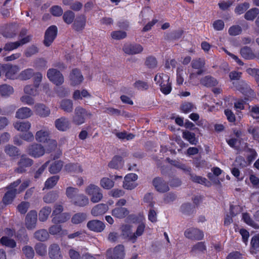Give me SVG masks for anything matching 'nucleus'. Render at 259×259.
<instances>
[{
    "label": "nucleus",
    "instance_id": "26",
    "mask_svg": "<svg viewBox=\"0 0 259 259\" xmlns=\"http://www.w3.org/2000/svg\"><path fill=\"white\" fill-rule=\"evenodd\" d=\"M32 115V111L28 107L19 108L16 113V117L19 119H25Z\"/></svg>",
    "mask_w": 259,
    "mask_h": 259
},
{
    "label": "nucleus",
    "instance_id": "62",
    "mask_svg": "<svg viewBox=\"0 0 259 259\" xmlns=\"http://www.w3.org/2000/svg\"><path fill=\"white\" fill-rule=\"evenodd\" d=\"M20 46V44L18 41L15 42H9L5 44L4 50L6 51H11L17 49Z\"/></svg>",
    "mask_w": 259,
    "mask_h": 259
},
{
    "label": "nucleus",
    "instance_id": "12",
    "mask_svg": "<svg viewBox=\"0 0 259 259\" xmlns=\"http://www.w3.org/2000/svg\"><path fill=\"white\" fill-rule=\"evenodd\" d=\"M33 164V160L25 155H22L18 162V166L14 170L15 172L22 174L26 171L25 168L29 167Z\"/></svg>",
    "mask_w": 259,
    "mask_h": 259
},
{
    "label": "nucleus",
    "instance_id": "43",
    "mask_svg": "<svg viewBox=\"0 0 259 259\" xmlns=\"http://www.w3.org/2000/svg\"><path fill=\"white\" fill-rule=\"evenodd\" d=\"M259 14V10L256 8L250 9L246 12L244 15V18L249 21H252Z\"/></svg>",
    "mask_w": 259,
    "mask_h": 259
},
{
    "label": "nucleus",
    "instance_id": "6",
    "mask_svg": "<svg viewBox=\"0 0 259 259\" xmlns=\"http://www.w3.org/2000/svg\"><path fill=\"white\" fill-rule=\"evenodd\" d=\"M26 152L32 157L38 158L44 155L45 149L40 144L33 143L28 147Z\"/></svg>",
    "mask_w": 259,
    "mask_h": 259
},
{
    "label": "nucleus",
    "instance_id": "22",
    "mask_svg": "<svg viewBox=\"0 0 259 259\" xmlns=\"http://www.w3.org/2000/svg\"><path fill=\"white\" fill-rule=\"evenodd\" d=\"M34 108L35 113L41 117H47L50 114V110L43 104H36Z\"/></svg>",
    "mask_w": 259,
    "mask_h": 259
},
{
    "label": "nucleus",
    "instance_id": "60",
    "mask_svg": "<svg viewBox=\"0 0 259 259\" xmlns=\"http://www.w3.org/2000/svg\"><path fill=\"white\" fill-rule=\"evenodd\" d=\"M47 144L46 149L48 152H51L55 150L57 146V143L56 140L51 138L46 142Z\"/></svg>",
    "mask_w": 259,
    "mask_h": 259
},
{
    "label": "nucleus",
    "instance_id": "4",
    "mask_svg": "<svg viewBox=\"0 0 259 259\" xmlns=\"http://www.w3.org/2000/svg\"><path fill=\"white\" fill-rule=\"evenodd\" d=\"M85 192L91 197V201L93 203H97L103 198L101 189L94 184L88 185L85 189Z\"/></svg>",
    "mask_w": 259,
    "mask_h": 259
},
{
    "label": "nucleus",
    "instance_id": "35",
    "mask_svg": "<svg viewBox=\"0 0 259 259\" xmlns=\"http://www.w3.org/2000/svg\"><path fill=\"white\" fill-rule=\"evenodd\" d=\"M240 53L241 56L246 59H253L256 57L251 49L246 46L241 49Z\"/></svg>",
    "mask_w": 259,
    "mask_h": 259
},
{
    "label": "nucleus",
    "instance_id": "27",
    "mask_svg": "<svg viewBox=\"0 0 259 259\" xmlns=\"http://www.w3.org/2000/svg\"><path fill=\"white\" fill-rule=\"evenodd\" d=\"M34 238L39 241H45L49 238V234L47 230L41 229L36 231L33 234Z\"/></svg>",
    "mask_w": 259,
    "mask_h": 259
},
{
    "label": "nucleus",
    "instance_id": "34",
    "mask_svg": "<svg viewBox=\"0 0 259 259\" xmlns=\"http://www.w3.org/2000/svg\"><path fill=\"white\" fill-rule=\"evenodd\" d=\"M31 123L29 121L17 122L14 124V127L18 131L24 132L28 131L31 127Z\"/></svg>",
    "mask_w": 259,
    "mask_h": 259
},
{
    "label": "nucleus",
    "instance_id": "40",
    "mask_svg": "<svg viewBox=\"0 0 259 259\" xmlns=\"http://www.w3.org/2000/svg\"><path fill=\"white\" fill-rule=\"evenodd\" d=\"M100 185L104 189L109 190L114 185V182L108 178L104 177L101 179Z\"/></svg>",
    "mask_w": 259,
    "mask_h": 259
},
{
    "label": "nucleus",
    "instance_id": "32",
    "mask_svg": "<svg viewBox=\"0 0 259 259\" xmlns=\"http://www.w3.org/2000/svg\"><path fill=\"white\" fill-rule=\"evenodd\" d=\"M85 25V17L84 15H81L78 17L75 20L73 26V28L76 31L82 30Z\"/></svg>",
    "mask_w": 259,
    "mask_h": 259
},
{
    "label": "nucleus",
    "instance_id": "45",
    "mask_svg": "<svg viewBox=\"0 0 259 259\" xmlns=\"http://www.w3.org/2000/svg\"><path fill=\"white\" fill-rule=\"evenodd\" d=\"M65 168L67 171L70 172H74L80 173L82 171L81 166L78 163H69L65 166Z\"/></svg>",
    "mask_w": 259,
    "mask_h": 259
},
{
    "label": "nucleus",
    "instance_id": "64",
    "mask_svg": "<svg viewBox=\"0 0 259 259\" xmlns=\"http://www.w3.org/2000/svg\"><path fill=\"white\" fill-rule=\"evenodd\" d=\"M242 32L241 27L239 25H233L230 27L228 33L230 35L235 36L240 34Z\"/></svg>",
    "mask_w": 259,
    "mask_h": 259
},
{
    "label": "nucleus",
    "instance_id": "7",
    "mask_svg": "<svg viewBox=\"0 0 259 259\" xmlns=\"http://www.w3.org/2000/svg\"><path fill=\"white\" fill-rule=\"evenodd\" d=\"M37 213L36 211L30 210L25 218V226L28 230H34L36 227Z\"/></svg>",
    "mask_w": 259,
    "mask_h": 259
},
{
    "label": "nucleus",
    "instance_id": "53",
    "mask_svg": "<svg viewBox=\"0 0 259 259\" xmlns=\"http://www.w3.org/2000/svg\"><path fill=\"white\" fill-rule=\"evenodd\" d=\"M35 249L37 254L43 256L47 253V245L41 243H38L35 246Z\"/></svg>",
    "mask_w": 259,
    "mask_h": 259
},
{
    "label": "nucleus",
    "instance_id": "44",
    "mask_svg": "<svg viewBox=\"0 0 259 259\" xmlns=\"http://www.w3.org/2000/svg\"><path fill=\"white\" fill-rule=\"evenodd\" d=\"M79 190L74 187H68L66 189V195L67 198L71 200V202L79 194Z\"/></svg>",
    "mask_w": 259,
    "mask_h": 259
},
{
    "label": "nucleus",
    "instance_id": "63",
    "mask_svg": "<svg viewBox=\"0 0 259 259\" xmlns=\"http://www.w3.org/2000/svg\"><path fill=\"white\" fill-rule=\"evenodd\" d=\"M247 131L248 133L252 135L253 138L255 140H259V127L257 126H249Z\"/></svg>",
    "mask_w": 259,
    "mask_h": 259
},
{
    "label": "nucleus",
    "instance_id": "38",
    "mask_svg": "<svg viewBox=\"0 0 259 259\" xmlns=\"http://www.w3.org/2000/svg\"><path fill=\"white\" fill-rule=\"evenodd\" d=\"M5 153L10 157H15L19 155V149L15 146L7 145L5 147Z\"/></svg>",
    "mask_w": 259,
    "mask_h": 259
},
{
    "label": "nucleus",
    "instance_id": "24",
    "mask_svg": "<svg viewBox=\"0 0 259 259\" xmlns=\"http://www.w3.org/2000/svg\"><path fill=\"white\" fill-rule=\"evenodd\" d=\"M71 203L76 206L83 207L89 203V199L84 195L78 194L76 197L72 200Z\"/></svg>",
    "mask_w": 259,
    "mask_h": 259
},
{
    "label": "nucleus",
    "instance_id": "51",
    "mask_svg": "<svg viewBox=\"0 0 259 259\" xmlns=\"http://www.w3.org/2000/svg\"><path fill=\"white\" fill-rule=\"evenodd\" d=\"M242 219L247 225L255 229L259 228V226L250 218L249 215L247 213H244L242 214Z\"/></svg>",
    "mask_w": 259,
    "mask_h": 259
},
{
    "label": "nucleus",
    "instance_id": "3",
    "mask_svg": "<svg viewBox=\"0 0 259 259\" xmlns=\"http://www.w3.org/2000/svg\"><path fill=\"white\" fill-rule=\"evenodd\" d=\"M91 115L90 112L80 106H77L75 108L72 121L74 124L79 125L85 122L86 117Z\"/></svg>",
    "mask_w": 259,
    "mask_h": 259
},
{
    "label": "nucleus",
    "instance_id": "52",
    "mask_svg": "<svg viewBox=\"0 0 259 259\" xmlns=\"http://www.w3.org/2000/svg\"><path fill=\"white\" fill-rule=\"evenodd\" d=\"M1 243L6 246L10 247V248H14L16 246V242L15 241L11 238H9L7 237H3L1 239Z\"/></svg>",
    "mask_w": 259,
    "mask_h": 259
},
{
    "label": "nucleus",
    "instance_id": "20",
    "mask_svg": "<svg viewBox=\"0 0 259 259\" xmlns=\"http://www.w3.org/2000/svg\"><path fill=\"white\" fill-rule=\"evenodd\" d=\"M143 50L142 46L139 44H127L124 46L123 50L125 53L129 55H134L140 53Z\"/></svg>",
    "mask_w": 259,
    "mask_h": 259
},
{
    "label": "nucleus",
    "instance_id": "46",
    "mask_svg": "<svg viewBox=\"0 0 259 259\" xmlns=\"http://www.w3.org/2000/svg\"><path fill=\"white\" fill-rule=\"evenodd\" d=\"M59 179V176H54L49 178L45 182V188L47 189H51L53 188L57 183Z\"/></svg>",
    "mask_w": 259,
    "mask_h": 259
},
{
    "label": "nucleus",
    "instance_id": "56",
    "mask_svg": "<svg viewBox=\"0 0 259 259\" xmlns=\"http://www.w3.org/2000/svg\"><path fill=\"white\" fill-rule=\"evenodd\" d=\"M249 7V4L248 3H244L238 5L235 9V12L237 15L243 14L246 10Z\"/></svg>",
    "mask_w": 259,
    "mask_h": 259
},
{
    "label": "nucleus",
    "instance_id": "21",
    "mask_svg": "<svg viewBox=\"0 0 259 259\" xmlns=\"http://www.w3.org/2000/svg\"><path fill=\"white\" fill-rule=\"evenodd\" d=\"M206 250V246L204 242H199L193 245L190 253L193 256L204 253Z\"/></svg>",
    "mask_w": 259,
    "mask_h": 259
},
{
    "label": "nucleus",
    "instance_id": "17",
    "mask_svg": "<svg viewBox=\"0 0 259 259\" xmlns=\"http://www.w3.org/2000/svg\"><path fill=\"white\" fill-rule=\"evenodd\" d=\"M83 77L80 71L77 69H74L70 74V84L73 86L80 84L83 81Z\"/></svg>",
    "mask_w": 259,
    "mask_h": 259
},
{
    "label": "nucleus",
    "instance_id": "61",
    "mask_svg": "<svg viewBox=\"0 0 259 259\" xmlns=\"http://www.w3.org/2000/svg\"><path fill=\"white\" fill-rule=\"evenodd\" d=\"M195 106L191 103L185 102L181 107L182 111L186 113H189L195 109Z\"/></svg>",
    "mask_w": 259,
    "mask_h": 259
},
{
    "label": "nucleus",
    "instance_id": "25",
    "mask_svg": "<svg viewBox=\"0 0 259 259\" xmlns=\"http://www.w3.org/2000/svg\"><path fill=\"white\" fill-rule=\"evenodd\" d=\"M7 190L2 199V202L6 205L12 203L18 193L17 190Z\"/></svg>",
    "mask_w": 259,
    "mask_h": 259
},
{
    "label": "nucleus",
    "instance_id": "11",
    "mask_svg": "<svg viewBox=\"0 0 259 259\" xmlns=\"http://www.w3.org/2000/svg\"><path fill=\"white\" fill-rule=\"evenodd\" d=\"M184 236L191 240H201L203 239L204 234L202 231L195 228H190L184 232Z\"/></svg>",
    "mask_w": 259,
    "mask_h": 259
},
{
    "label": "nucleus",
    "instance_id": "18",
    "mask_svg": "<svg viewBox=\"0 0 259 259\" xmlns=\"http://www.w3.org/2000/svg\"><path fill=\"white\" fill-rule=\"evenodd\" d=\"M55 125L58 130L62 132L66 131L70 127L69 120L65 117L57 119L55 121Z\"/></svg>",
    "mask_w": 259,
    "mask_h": 259
},
{
    "label": "nucleus",
    "instance_id": "19",
    "mask_svg": "<svg viewBox=\"0 0 259 259\" xmlns=\"http://www.w3.org/2000/svg\"><path fill=\"white\" fill-rule=\"evenodd\" d=\"M49 255L52 259H62L63 256L58 244L53 243L49 246Z\"/></svg>",
    "mask_w": 259,
    "mask_h": 259
},
{
    "label": "nucleus",
    "instance_id": "41",
    "mask_svg": "<svg viewBox=\"0 0 259 259\" xmlns=\"http://www.w3.org/2000/svg\"><path fill=\"white\" fill-rule=\"evenodd\" d=\"M58 197V193L57 191H51L47 193L43 198L44 201L47 203L54 202Z\"/></svg>",
    "mask_w": 259,
    "mask_h": 259
},
{
    "label": "nucleus",
    "instance_id": "33",
    "mask_svg": "<svg viewBox=\"0 0 259 259\" xmlns=\"http://www.w3.org/2000/svg\"><path fill=\"white\" fill-rule=\"evenodd\" d=\"M87 218L85 213L78 212L74 214L71 218V222L75 225H78L84 222Z\"/></svg>",
    "mask_w": 259,
    "mask_h": 259
},
{
    "label": "nucleus",
    "instance_id": "14",
    "mask_svg": "<svg viewBox=\"0 0 259 259\" xmlns=\"http://www.w3.org/2000/svg\"><path fill=\"white\" fill-rule=\"evenodd\" d=\"M20 69L17 65H4V71L7 78L14 79L16 78L17 74Z\"/></svg>",
    "mask_w": 259,
    "mask_h": 259
},
{
    "label": "nucleus",
    "instance_id": "8",
    "mask_svg": "<svg viewBox=\"0 0 259 259\" xmlns=\"http://www.w3.org/2000/svg\"><path fill=\"white\" fill-rule=\"evenodd\" d=\"M47 77L49 80L57 85L64 82V77L62 73L55 69H49L47 72Z\"/></svg>",
    "mask_w": 259,
    "mask_h": 259
},
{
    "label": "nucleus",
    "instance_id": "54",
    "mask_svg": "<svg viewBox=\"0 0 259 259\" xmlns=\"http://www.w3.org/2000/svg\"><path fill=\"white\" fill-rule=\"evenodd\" d=\"M145 65L150 69H154L156 67L157 62L155 58L149 56L145 61Z\"/></svg>",
    "mask_w": 259,
    "mask_h": 259
},
{
    "label": "nucleus",
    "instance_id": "10",
    "mask_svg": "<svg viewBox=\"0 0 259 259\" xmlns=\"http://www.w3.org/2000/svg\"><path fill=\"white\" fill-rule=\"evenodd\" d=\"M57 34V28L56 26L52 25L49 27L46 30L44 40V45L50 46L56 38Z\"/></svg>",
    "mask_w": 259,
    "mask_h": 259
},
{
    "label": "nucleus",
    "instance_id": "28",
    "mask_svg": "<svg viewBox=\"0 0 259 259\" xmlns=\"http://www.w3.org/2000/svg\"><path fill=\"white\" fill-rule=\"evenodd\" d=\"M60 107L64 112L71 113L73 109V101L70 99H63L60 103Z\"/></svg>",
    "mask_w": 259,
    "mask_h": 259
},
{
    "label": "nucleus",
    "instance_id": "31",
    "mask_svg": "<svg viewBox=\"0 0 259 259\" xmlns=\"http://www.w3.org/2000/svg\"><path fill=\"white\" fill-rule=\"evenodd\" d=\"M250 244V253L252 254L258 253L259 252V234L256 235L252 238Z\"/></svg>",
    "mask_w": 259,
    "mask_h": 259
},
{
    "label": "nucleus",
    "instance_id": "2",
    "mask_svg": "<svg viewBox=\"0 0 259 259\" xmlns=\"http://www.w3.org/2000/svg\"><path fill=\"white\" fill-rule=\"evenodd\" d=\"M169 77L167 74L161 73L157 74L154 80L160 87L161 91L165 95L169 94L171 91V83L169 82Z\"/></svg>",
    "mask_w": 259,
    "mask_h": 259
},
{
    "label": "nucleus",
    "instance_id": "59",
    "mask_svg": "<svg viewBox=\"0 0 259 259\" xmlns=\"http://www.w3.org/2000/svg\"><path fill=\"white\" fill-rule=\"evenodd\" d=\"M22 251L28 259H32L34 255V250L31 246H25L22 248Z\"/></svg>",
    "mask_w": 259,
    "mask_h": 259
},
{
    "label": "nucleus",
    "instance_id": "1",
    "mask_svg": "<svg viewBox=\"0 0 259 259\" xmlns=\"http://www.w3.org/2000/svg\"><path fill=\"white\" fill-rule=\"evenodd\" d=\"M145 226L144 224H139L135 233L132 231V227L130 225H122L120 227L121 235L124 239L135 243L138 237L141 236L145 230Z\"/></svg>",
    "mask_w": 259,
    "mask_h": 259
},
{
    "label": "nucleus",
    "instance_id": "15",
    "mask_svg": "<svg viewBox=\"0 0 259 259\" xmlns=\"http://www.w3.org/2000/svg\"><path fill=\"white\" fill-rule=\"evenodd\" d=\"M87 227L91 231L95 232H101L104 230L105 226L102 221L93 220L88 222Z\"/></svg>",
    "mask_w": 259,
    "mask_h": 259
},
{
    "label": "nucleus",
    "instance_id": "47",
    "mask_svg": "<svg viewBox=\"0 0 259 259\" xmlns=\"http://www.w3.org/2000/svg\"><path fill=\"white\" fill-rule=\"evenodd\" d=\"M183 138L188 141L191 144L196 145L197 144V140L195 138V134L193 133L188 131L184 132L183 133Z\"/></svg>",
    "mask_w": 259,
    "mask_h": 259
},
{
    "label": "nucleus",
    "instance_id": "58",
    "mask_svg": "<svg viewBox=\"0 0 259 259\" xmlns=\"http://www.w3.org/2000/svg\"><path fill=\"white\" fill-rule=\"evenodd\" d=\"M116 136L120 140H130L133 139L135 136L131 133H127L126 132H119L115 133Z\"/></svg>",
    "mask_w": 259,
    "mask_h": 259
},
{
    "label": "nucleus",
    "instance_id": "37",
    "mask_svg": "<svg viewBox=\"0 0 259 259\" xmlns=\"http://www.w3.org/2000/svg\"><path fill=\"white\" fill-rule=\"evenodd\" d=\"M14 92L12 87L4 84L0 85V94L2 96L7 97L12 95Z\"/></svg>",
    "mask_w": 259,
    "mask_h": 259
},
{
    "label": "nucleus",
    "instance_id": "29",
    "mask_svg": "<svg viewBox=\"0 0 259 259\" xmlns=\"http://www.w3.org/2000/svg\"><path fill=\"white\" fill-rule=\"evenodd\" d=\"M123 161L122 158L119 156H115L108 163V166L112 169H119L122 167Z\"/></svg>",
    "mask_w": 259,
    "mask_h": 259
},
{
    "label": "nucleus",
    "instance_id": "55",
    "mask_svg": "<svg viewBox=\"0 0 259 259\" xmlns=\"http://www.w3.org/2000/svg\"><path fill=\"white\" fill-rule=\"evenodd\" d=\"M69 218V215L67 213H62L59 216L54 217L52 221L55 224L62 223L66 222Z\"/></svg>",
    "mask_w": 259,
    "mask_h": 259
},
{
    "label": "nucleus",
    "instance_id": "42",
    "mask_svg": "<svg viewBox=\"0 0 259 259\" xmlns=\"http://www.w3.org/2000/svg\"><path fill=\"white\" fill-rule=\"evenodd\" d=\"M51 208L49 206H46L42 208L39 213V220L41 222L46 221L48 218L51 212Z\"/></svg>",
    "mask_w": 259,
    "mask_h": 259
},
{
    "label": "nucleus",
    "instance_id": "5",
    "mask_svg": "<svg viewBox=\"0 0 259 259\" xmlns=\"http://www.w3.org/2000/svg\"><path fill=\"white\" fill-rule=\"evenodd\" d=\"M124 255V247L121 244L117 245L114 248H109L106 251L108 259H123Z\"/></svg>",
    "mask_w": 259,
    "mask_h": 259
},
{
    "label": "nucleus",
    "instance_id": "23",
    "mask_svg": "<svg viewBox=\"0 0 259 259\" xmlns=\"http://www.w3.org/2000/svg\"><path fill=\"white\" fill-rule=\"evenodd\" d=\"M108 206L104 203L98 204L93 207L91 210V214L94 217L103 215L108 210Z\"/></svg>",
    "mask_w": 259,
    "mask_h": 259
},
{
    "label": "nucleus",
    "instance_id": "49",
    "mask_svg": "<svg viewBox=\"0 0 259 259\" xmlns=\"http://www.w3.org/2000/svg\"><path fill=\"white\" fill-rule=\"evenodd\" d=\"M37 87L38 85H36L35 87L32 85H26L24 88V92L26 95L35 96L37 94Z\"/></svg>",
    "mask_w": 259,
    "mask_h": 259
},
{
    "label": "nucleus",
    "instance_id": "16",
    "mask_svg": "<svg viewBox=\"0 0 259 259\" xmlns=\"http://www.w3.org/2000/svg\"><path fill=\"white\" fill-rule=\"evenodd\" d=\"M153 185L155 189L160 193H164L169 190L168 184L160 178H156L153 180Z\"/></svg>",
    "mask_w": 259,
    "mask_h": 259
},
{
    "label": "nucleus",
    "instance_id": "48",
    "mask_svg": "<svg viewBox=\"0 0 259 259\" xmlns=\"http://www.w3.org/2000/svg\"><path fill=\"white\" fill-rule=\"evenodd\" d=\"M33 74V70L28 68L22 71L19 75V77L22 80H27L30 79Z\"/></svg>",
    "mask_w": 259,
    "mask_h": 259
},
{
    "label": "nucleus",
    "instance_id": "30",
    "mask_svg": "<svg viewBox=\"0 0 259 259\" xmlns=\"http://www.w3.org/2000/svg\"><path fill=\"white\" fill-rule=\"evenodd\" d=\"M129 213L127 208L122 207H117L112 210V214L117 218H124Z\"/></svg>",
    "mask_w": 259,
    "mask_h": 259
},
{
    "label": "nucleus",
    "instance_id": "13",
    "mask_svg": "<svg viewBox=\"0 0 259 259\" xmlns=\"http://www.w3.org/2000/svg\"><path fill=\"white\" fill-rule=\"evenodd\" d=\"M205 65V61L204 59L198 58L193 60L191 62V66L193 69H197L196 73H192L190 75V78L192 79L197 75H201L203 72V68Z\"/></svg>",
    "mask_w": 259,
    "mask_h": 259
},
{
    "label": "nucleus",
    "instance_id": "36",
    "mask_svg": "<svg viewBox=\"0 0 259 259\" xmlns=\"http://www.w3.org/2000/svg\"><path fill=\"white\" fill-rule=\"evenodd\" d=\"M63 165V163L62 161H55L50 165L49 171L53 174H57L61 170Z\"/></svg>",
    "mask_w": 259,
    "mask_h": 259
},
{
    "label": "nucleus",
    "instance_id": "50",
    "mask_svg": "<svg viewBox=\"0 0 259 259\" xmlns=\"http://www.w3.org/2000/svg\"><path fill=\"white\" fill-rule=\"evenodd\" d=\"M74 17V13L71 11L65 12L63 16L64 21L68 24H71L73 21Z\"/></svg>",
    "mask_w": 259,
    "mask_h": 259
},
{
    "label": "nucleus",
    "instance_id": "39",
    "mask_svg": "<svg viewBox=\"0 0 259 259\" xmlns=\"http://www.w3.org/2000/svg\"><path fill=\"white\" fill-rule=\"evenodd\" d=\"M201 83L207 87L215 86L218 84L217 80L209 76H206L202 78L200 80Z\"/></svg>",
    "mask_w": 259,
    "mask_h": 259
},
{
    "label": "nucleus",
    "instance_id": "9",
    "mask_svg": "<svg viewBox=\"0 0 259 259\" xmlns=\"http://www.w3.org/2000/svg\"><path fill=\"white\" fill-rule=\"evenodd\" d=\"M50 138L51 132L47 126H42L35 134V140L40 143H46Z\"/></svg>",
    "mask_w": 259,
    "mask_h": 259
},
{
    "label": "nucleus",
    "instance_id": "57",
    "mask_svg": "<svg viewBox=\"0 0 259 259\" xmlns=\"http://www.w3.org/2000/svg\"><path fill=\"white\" fill-rule=\"evenodd\" d=\"M29 206L30 203L28 202L22 201L17 206V209L20 213L25 214Z\"/></svg>",
    "mask_w": 259,
    "mask_h": 259
}]
</instances>
